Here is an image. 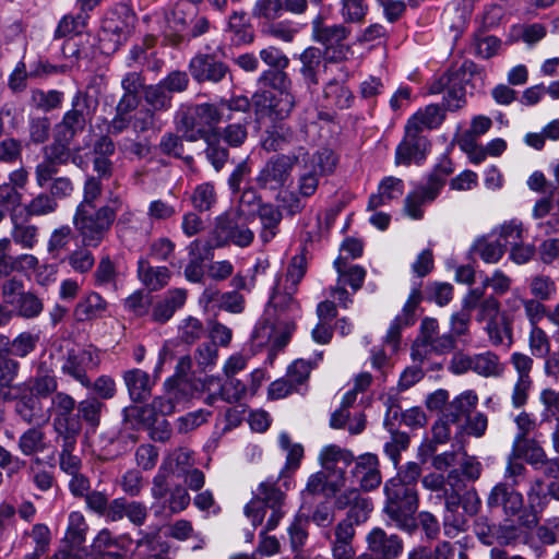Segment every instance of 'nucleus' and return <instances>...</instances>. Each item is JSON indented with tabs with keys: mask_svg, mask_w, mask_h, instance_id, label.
I'll use <instances>...</instances> for the list:
<instances>
[{
	"mask_svg": "<svg viewBox=\"0 0 559 559\" xmlns=\"http://www.w3.org/2000/svg\"><path fill=\"white\" fill-rule=\"evenodd\" d=\"M385 503L383 512L394 525L413 534L417 530L416 512L419 507V498L416 489L403 487L395 483L384 485Z\"/></svg>",
	"mask_w": 559,
	"mask_h": 559,
	"instance_id": "obj_1",
	"label": "nucleus"
},
{
	"mask_svg": "<svg viewBox=\"0 0 559 559\" xmlns=\"http://www.w3.org/2000/svg\"><path fill=\"white\" fill-rule=\"evenodd\" d=\"M286 495L275 483L262 481L245 507V514L254 526L266 519L265 531L274 530L284 515Z\"/></svg>",
	"mask_w": 559,
	"mask_h": 559,
	"instance_id": "obj_2",
	"label": "nucleus"
},
{
	"mask_svg": "<svg viewBox=\"0 0 559 559\" xmlns=\"http://www.w3.org/2000/svg\"><path fill=\"white\" fill-rule=\"evenodd\" d=\"M225 117L224 110L217 105L204 103L188 107L182 111L177 130L188 142L203 140L215 133V126Z\"/></svg>",
	"mask_w": 559,
	"mask_h": 559,
	"instance_id": "obj_3",
	"label": "nucleus"
},
{
	"mask_svg": "<svg viewBox=\"0 0 559 559\" xmlns=\"http://www.w3.org/2000/svg\"><path fill=\"white\" fill-rule=\"evenodd\" d=\"M300 174L298 191L302 197H311L318 189L320 177L332 174L337 165V157L330 148L323 147L310 155L302 146L298 147Z\"/></svg>",
	"mask_w": 559,
	"mask_h": 559,
	"instance_id": "obj_4",
	"label": "nucleus"
},
{
	"mask_svg": "<svg viewBox=\"0 0 559 559\" xmlns=\"http://www.w3.org/2000/svg\"><path fill=\"white\" fill-rule=\"evenodd\" d=\"M478 73L477 66L469 60H465L460 67H452L447 74L435 82L431 93L445 92L444 105L449 110H457L466 103L468 88H473L471 80Z\"/></svg>",
	"mask_w": 559,
	"mask_h": 559,
	"instance_id": "obj_5",
	"label": "nucleus"
},
{
	"mask_svg": "<svg viewBox=\"0 0 559 559\" xmlns=\"http://www.w3.org/2000/svg\"><path fill=\"white\" fill-rule=\"evenodd\" d=\"M117 216V210L102 205L92 211H75L73 225L81 236L84 247H98L110 230Z\"/></svg>",
	"mask_w": 559,
	"mask_h": 559,
	"instance_id": "obj_6",
	"label": "nucleus"
},
{
	"mask_svg": "<svg viewBox=\"0 0 559 559\" xmlns=\"http://www.w3.org/2000/svg\"><path fill=\"white\" fill-rule=\"evenodd\" d=\"M254 238L253 231L247 226L241 211H227L215 219L212 238L205 249L224 247L233 243L238 247H248Z\"/></svg>",
	"mask_w": 559,
	"mask_h": 559,
	"instance_id": "obj_7",
	"label": "nucleus"
},
{
	"mask_svg": "<svg viewBox=\"0 0 559 559\" xmlns=\"http://www.w3.org/2000/svg\"><path fill=\"white\" fill-rule=\"evenodd\" d=\"M98 102L85 91H76L71 99V108L67 110L61 120L55 124L53 130L75 139L84 132L93 120Z\"/></svg>",
	"mask_w": 559,
	"mask_h": 559,
	"instance_id": "obj_8",
	"label": "nucleus"
},
{
	"mask_svg": "<svg viewBox=\"0 0 559 559\" xmlns=\"http://www.w3.org/2000/svg\"><path fill=\"white\" fill-rule=\"evenodd\" d=\"M73 140L53 130L52 142L44 147V159L35 167V180L38 187H46L51 175H58V167L69 163Z\"/></svg>",
	"mask_w": 559,
	"mask_h": 559,
	"instance_id": "obj_9",
	"label": "nucleus"
},
{
	"mask_svg": "<svg viewBox=\"0 0 559 559\" xmlns=\"http://www.w3.org/2000/svg\"><path fill=\"white\" fill-rule=\"evenodd\" d=\"M438 497L444 498V508L450 515L444 518V530L449 534V527H453L457 531L463 530L465 519L459 515L460 508L463 509L464 514L474 516L478 513L480 508V498L475 488L466 489L463 492L459 488L451 485V489L444 490L443 495Z\"/></svg>",
	"mask_w": 559,
	"mask_h": 559,
	"instance_id": "obj_10",
	"label": "nucleus"
},
{
	"mask_svg": "<svg viewBox=\"0 0 559 559\" xmlns=\"http://www.w3.org/2000/svg\"><path fill=\"white\" fill-rule=\"evenodd\" d=\"M88 524L79 511L69 514L63 548L52 559H95L85 545Z\"/></svg>",
	"mask_w": 559,
	"mask_h": 559,
	"instance_id": "obj_11",
	"label": "nucleus"
},
{
	"mask_svg": "<svg viewBox=\"0 0 559 559\" xmlns=\"http://www.w3.org/2000/svg\"><path fill=\"white\" fill-rule=\"evenodd\" d=\"M349 29L341 24H325L321 20L313 21V36L324 46L328 61L340 62L347 58L349 46L345 44Z\"/></svg>",
	"mask_w": 559,
	"mask_h": 559,
	"instance_id": "obj_12",
	"label": "nucleus"
},
{
	"mask_svg": "<svg viewBox=\"0 0 559 559\" xmlns=\"http://www.w3.org/2000/svg\"><path fill=\"white\" fill-rule=\"evenodd\" d=\"M299 165L298 150L292 155L278 154L270 158L255 178L261 189L278 190L289 180L293 167Z\"/></svg>",
	"mask_w": 559,
	"mask_h": 559,
	"instance_id": "obj_13",
	"label": "nucleus"
},
{
	"mask_svg": "<svg viewBox=\"0 0 559 559\" xmlns=\"http://www.w3.org/2000/svg\"><path fill=\"white\" fill-rule=\"evenodd\" d=\"M540 516L524 511L518 515V522L512 519H506L496 524V544L499 548L515 547L520 544H526L530 537V531L537 526Z\"/></svg>",
	"mask_w": 559,
	"mask_h": 559,
	"instance_id": "obj_14",
	"label": "nucleus"
},
{
	"mask_svg": "<svg viewBox=\"0 0 559 559\" xmlns=\"http://www.w3.org/2000/svg\"><path fill=\"white\" fill-rule=\"evenodd\" d=\"M261 60L267 66L259 78V83L271 88H289L290 80L286 72L288 57L278 48L270 46L260 51Z\"/></svg>",
	"mask_w": 559,
	"mask_h": 559,
	"instance_id": "obj_15",
	"label": "nucleus"
},
{
	"mask_svg": "<svg viewBox=\"0 0 559 559\" xmlns=\"http://www.w3.org/2000/svg\"><path fill=\"white\" fill-rule=\"evenodd\" d=\"M320 464L324 472L334 477L330 480V491L335 493L345 486L346 468L354 462L353 453L336 444H331L322 449L320 456Z\"/></svg>",
	"mask_w": 559,
	"mask_h": 559,
	"instance_id": "obj_16",
	"label": "nucleus"
},
{
	"mask_svg": "<svg viewBox=\"0 0 559 559\" xmlns=\"http://www.w3.org/2000/svg\"><path fill=\"white\" fill-rule=\"evenodd\" d=\"M99 365V357L96 350L81 347H72L68 349L61 367L63 373L72 377L84 388L92 385L91 379L86 372L95 369Z\"/></svg>",
	"mask_w": 559,
	"mask_h": 559,
	"instance_id": "obj_17",
	"label": "nucleus"
},
{
	"mask_svg": "<svg viewBox=\"0 0 559 559\" xmlns=\"http://www.w3.org/2000/svg\"><path fill=\"white\" fill-rule=\"evenodd\" d=\"M191 76L200 84H217L231 79L229 67L213 53H199L189 63Z\"/></svg>",
	"mask_w": 559,
	"mask_h": 559,
	"instance_id": "obj_18",
	"label": "nucleus"
},
{
	"mask_svg": "<svg viewBox=\"0 0 559 559\" xmlns=\"http://www.w3.org/2000/svg\"><path fill=\"white\" fill-rule=\"evenodd\" d=\"M333 507L335 510H347L346 516L342 521L354 525L365 523L372 511L370 499L361 496L357 488H347L334 493Z\"/></svg>",
	"mask_w": 559,
	"mask_h": 559,
	"instance_id": "obj_19",
	"label": "nucleus"
},
{
	"mask_svg": "<svg viewBox=\"0 0 559 559\" xmlns=\"http://www.w3.org/2000/svg\"><path fill=\"white\" fill-rule=\"evenodd\" d=\"M296 293H290V289L284 287V290H280L277 287L274 288V292L270 298L267 314L271 317L272 311L277 316L275 320V324L285 325V333L281 336H277L274 341V346L276 348H283L289 338L290 332L295 329L294 322H286L281 319V316L289 313L299 308L298 301L294 298Z\"/></svg>",
	"mask_w": 559,
	"mask_h": 559,
	"instance_id": "obj_20",
	"label": "nucleus"
},
{
	"mask_svg": "<svg viewBox=\"0 0 559 559\" xmlns=\"http://www.w3.org/2000/svg\"><path fill=\"white\" fill-rule=\"evenodd\" d=\"M486 502L489 509H501L503 514L508 518L521 515L525 511L522 493L507 483H498L495 485Z\"/></svg>",
	"mask_w": 559,
	"mask_h": 559,
	"instance_id": "obj_21",
	"label": "nucleus"
},
{
	"mask_svg": "<svg viewBox=\"0 0 559 559\" xmlns=\"http://www.w3.org/2000/svg\"><path fill=\"white\" fill-rule=\"evenodd\" d=\"M300 72L308 84L318 85L321 80L328 78L331 73V62L324 57V52L317 47H309L300 55Z\"/></svg>",
	"mask_w": 559,
	"mask_h": 559,
	"instance_id": "obj_22",
	"label": "nucleus"
},
{
	"mask_svg": "<svg viewBox=\"0 0 559 559\" xmlns=\"http://www.w3.org/2000/svg\"><path fill=\"white\" fill-rule=\"evenodd\" d=\"M356 525L346 521H340L328 534L331 546L332 559H357L354 547Z\"/></svg>",
	"mask_w": 559,
	"mask_h": 559,
	"instance_id": "obj_23",
	"label": "nucleus"
},
{
	"mask_svg": "<svg viewBox=\"0 0 559 559\" xmlns=\"http://www.w3.org/2000/svg\"><path fill=\"white\" fill-rule=\"evenodd\" d=\"M421 301V292L418 288L413 289L406 304L403 307V311L392 322L386 336L385 344L392 346L393 350H396L401 341V330L405 326H409L415 322V311Z\"/></svg>",
	"mask_w": 559,
	"mask_h": 559,
	"instance_id": "obj_24",
	"label": "nucleus"
},
{
	"mask_svg": "<svg viewBox=\"0 0 559 559\" xmlns=\"http://www.w3.org/2000/svg\"><path fill=\"white\" fill-rule=\"evenodd\" d=\"M352 475L358 479L364 491H371L378 488L381 485L382 476L377 455L366 453L358 456L352 469Z\"/></svg>",
	"mask_w": 559,
	"mask_h": 559,
	"instance_id": "obj_25",
	"label": "nucleus"
},
{
	"mask_svg": "<svg viewBox=\"0 0 559 559\" xmlns=\"http://www.w3.org/2000/svg\"><path fill=\"white\" fill-rule=\"evenodd\" d=\"M124 518L134 526L141 527L148 518V509L140 501H129L126 498L112 499L109 522H119Z\"/></svg>",
	"mask_w": 559,
	"mask_h": 559,
	"instance_id": "obj_26",
	"label": "nucleus"
},
{
	"mask_svg": "<svg viewBox=\"0 0 559 559\" xmlns=\"http://www.w3.org/2000/svg\"><path fill=\"white\" fill-rule=\"evenodd\" d=\"M15 413L26 424H45L51 417V409L44 405V401L31 393L22 394L15 403Z\"/></svg>",
	"mask_w": 559,
	"mask_h": 559,
	"instance_id": "obj_27",
	"label": "nucleus"
},
{
	"mask_svg": "<svg viewBox=\"0 0 559 559\" xmlns=\"http://www.w3.org/2000/svg\"><path fill=\"white\" fill-rule=\"evenodd\" d=\"M298 143V134L284 123L275 124L265 130L261 142L262 147L267 152L286 151L295 147L297 151L300 146Z\"/></svg>",
	"mask_w": 559,
	"mask_h": 559,
	"instance_id": "obj_28",
	"label": "nucleus"
},
{
	"mask_svg": "<svg viewBox=\"0 0 559 559\" xmlns=\"http://www.w3.org/2000/svg\"><path fill=\"white\" fill-rule=\"evenodd\" d=\"M418 133L406 126V136L396 150V164L408 165L412 162L417 163L425 158L429 143L426 138L419 136Z\"/></svg>",
	"mask_w": 559,
	"mask_h": 559,
	"instance_id": "obj_29",
	"label": "nucleus"
},
{
	"mask_svg": "<svg viewBox=\"0 0 559 559\" xmlns=\"http://www.w3.org/2000/svg\"><path fill=\"white\" fill-rule=\"evenodd\" d=\"M278 93L275 95L271 92H264L261 95H254L259 98L258 104H263L270 114L277 119L287 118L295 107V96L288 91L289 88H275Z\"/></svg>",
	"mask_w": 559,
	"mask_h": 559,
	"instance_id": "obj_30",
	"label": "nucleus"
},
{
	"mask_svg": "<svg viewBox=\"0 0 559 559\" xmlns=\"http://www.w3.org/2000/svg\"><path fill=\"white\" fill-rule=\"evenodd\" d=\"M122 379L133 402H144L152 395L154 381L147 372L134 368L124 371Z\"/></svg>",
	"mask_w": 559,
	"mask_h": 559,
	"instance_id": "obj_31",
	"label": "nucleus"
},
{
	"mask_svg": "<svg viewBox=\"0 0 559 559\" xmlns=\"http://www.w3.org/2000/svg\"><path fill=\"white\" fill-rule=\"evenodd\" d=\"M187 300V292L181 288L169 290L153 308L152 319L157 323L167 322Z\"/></svg>",
	"mask_w": 559,
	"mask_h": 559,
	"instance_id": "obj_32",
	"label": "nucleus"
},
{
	"mask_svg": "<svg viewBox=\"0 0 559 559\" xmlns=\"http://www.w3.org/2000/svg\"><path fill=\"white\" fill-rule=\"evenodd\" d=\"M144 107L159 117L173 108V95H169L158 83L148 84L142 94Z\"/></svg>",
	"mask_w": 559,
	"mask_h": 559,
	"instance_id": "obj_33",
	"label": "nucleus"
},
{
	"mask_svg": "<svg viewBox=\"0 0 559 559\" xmlns=\"http://www.w3.org/2000/svg\"><path fill=\"white\" fill-rule=\"evenodd\" d=\"M485 330L493 346L510 347L513 344L512 323L507 313L502 312L499 318L487 322Z\"/></svg>",
	"mask_w": 559,
	"mask_h": 559,
	"instance_id": "obj_34",
	"label": "nucleus"
},
{
	"mask_svg": "<svg viewBox=\"0 0 559 559\" xmlns=\"http://www.w3.org/2000/svg\"><path fill=\"white\" fill-rule=\"evenodd\" d=\"M257 214L262 224L261 238L264 242L272 240L283 216L280 209L271 203L258 204Z\"/></svg>",
	"mask_w": 559,
	"mask_h": 559,
	"instance_id": "obj_35",
	"label": "nucleus"
},
{
	"mask_svg": "<svg viewBox=\"0 0 559 559\" xmlns=\"http://www.w3.org/2000/svg\"><path fill=\"white\" fill-rule=\"evenodd\" d=\"M64 94L57 90L44 91L33 88L29 92L28 104L31 107L43 112H49L59 109L63 103Z\"/></svg>",
	"mask_w": 559,
	"mask_h": 559,
	"instance_id": "obj_36",
	"label": "nucleus"
},
{
	"mask_svg": "<svg viewBox=\"0 0 559 559\" xmlns=\"http://www.w3.org/2000/svg\"><path fill=\"white\" fill-rule=\"evenodd\" d=\"M138 273L141 281L151 290H156L165 286L169 280V271L165 266L153 267L150 263L141 259L138 263Z\"/></svg>",
	"mask_w": 559,
	"mask_h": 559,
	"instance_id": "obj_37",
	"label": "nucleus"
},
{
	"mask_svg": "<svg viewBox=\"0 0 559 559\" xmlns=\"http://www.w3.org/2000/svg\"><path fill=\"white\" fill-rule=\"evenodd\" d=\"M227 31L237 44H250L254 39L252 25L246 12H234L228 20Z\"/></svg>",
	"mask_w": 559,
	"mask_h": 559,
	"instance_id": "obj_38",
	"label": "nucleus"
},
{
	"mask_svg": "<svg viewBox=\"0 0 559 559\" xmlns=\"http://www.w3.org/2000/svg\"><path fill=\"white\" fill-rule=\"evenodd\" d=\"M471 251L486 263H497L506 252V245L499 239L489 240L487 237H480L474 242Z\"/></svg>",
	"mask_w": 559,
	"mask_h": 559,
	"instance_id": "obj_39",
	"label": "nucleus"
},
{
	"mask_svg": "<svg viewBox=\"0 0 559 559\" xmlns=\"http://www.w3.org/2000/svg\"><path fill=\"white\" fill-rule=\"evenodd\" d=\"M473 371L483 377H500L504 366L500 358L491 352L474 355Z\"/></svg>",
	"mask_w": 559,
	"mask_h": 559,
	"instance_id": "obj_40",
	"label": "nucleus"
},
{
	"mask_svg": "<svg viewBox=\"0 0 559 559\" xmlns=\"http://www.w3.org/2000/svg\"><path fill=\"white\" fill-rule=\"evenodd\" d=\"M514 448L519 456H522L527 463L536 465L546 462V453L540 444L526 437H516Z\"/></svg>",
	"mask_w": 559,
	"mask_h": 559,
	"instance_id": "obj_41",
	"label": "nucleus"
},
{
	"mask_svg": "<svg viewBox=\"0 0 559 559\" xmlns=\"http://www.w3.org/2000/svg\"><path fill=\"white\" fill-rule=\"evenodd\" d=\"M444 119V114L441 108L437 105H429L421 112H417L412 119H409L407 126L409 129H414L416 132H420L424 128H436Z\"/></svg>",
	"mask_w": 559,
	"mask_h": 559,
	"instance_id": "obj_42",
	"label": "nucleus"
},
{
	"mask_svg": "<svg viewBox=\"0 0 559 559\" xmlns=\"http://www.w3.org/2000/svg\"><path fill=\"white\" fill-rule=\"evenodd\" d=\"M159 414L155 411L154 406H129L123 409V418L126 423L132 426L142 425L150 428L159 418Z\"/></svg>",
	"mask_w": 559,
	"mask_h": 559,
	"instance_id": "obj_43",
	"label": "nucleus"
},
{
	"mask_svg": "<svg viewBox=\"0 0 559 559\" xmlns=\"http://www.w3.org/2000/svg\"><path fill=\"white\" fill-rule=\"evenodd\" d=\"M439 330V323L433 318H425L421 321L420 324V334L419 336L414 341L412 345V358L415 361L423 362L426 360V352L424 349L423 341L425 340H431L432 334L438 332Z\"/></svg>",
	"mask_w": 559,
	"mask_h": 559,
	"instance_id": "obj_44",
	"label": "nucleus"
},
{
	"mask_svg": "<svg viewBox=\"0 0 559 559\" xmlns=\"http://www.w3.org/2000/svg\"><path fill=\"white\" fill-rule=\"evenodd\" d=\"M195 9L192 5L177 4L167 17L168 25L176 33H182L180 38L186 37L193 19Z\"/></svg>",
	"mask_w": 559,
	"mask_h": 559,
	"instance_id": "obj_45",
	"label": "nucleus"
},
{
	"mask_svg": "<svg viewBox=\"0 0 559 559\" xmlns=\"http://www.w3.org/2000/svg\"><path fill=\"white\" fill-rule=\"evenodd\" d=\"M183 140L182 133L178 135L173 132H167L160 138L158 150L167 156L181 158L186 164H191L193 162V157L189 155L183 156Z\"/></svg>",
	"mask_w": 559,
	"mask_h": 559,
	"instance_id": "obj_46",
	"label": "nucleus"
},
{
	"mask_svg": "<svg viewBox=\"0 0 559 559\" xmlns=\"http://www.w3.org/2000/svg\"><path fill=\"white\" fill-rule=\"evenodd\" d=\"M106 309V301L97 293H91L75 308V316L79 321L91 320L99 316Z\"/></svg>",
	"mask_w": 559,
	"mask_h": 559,
	"instance_id": "obj_47",
	"label": "nucleus"
},
{
	"mask_svg": "<svg viewBox=\"0 0 559 559\" xmlns=\"http://www.w3.org/2000/svg\"><path fill=\"white\" fill-rule=\"evenodd\" d=\"M58 389V381L55 376L37 374L29 380L28 393L44 401L51 399Z\"/></svg>",
	"mask_w": 559,
	"mask_h": 559,
	"instance_id": "obj_48",
	"label": "nucleus"
},
{
	"mask_svg": "<svg viewBox=\"0 0 559 559\" xmlns=\"http://www.w3.org/2000/svg\"><path fill=\"white\" fill-rule=\"evenodd\" d=\"M100 180L94 176L86 178L83 187V200L79 203L75 211H92L98 209V200L102 195Z\"/></svg>",
	"mask_w": 559,
	"mask_h": 559,
	"instance_id": "obj_49",
	"label": "nucleus"
},
{
	"mask_svg": "<svg viewBox=\"0 0 559 559\" xmlns=\"http://www.w3.org/2000/svg\"><path fill=\"white\" fill-rule=\"evenodd\" d=\"M45 435L38 428L27 429L19 439V449L24 455H33L43 452L46 448Z\"/></svg>",
	"mask_w": 559,
	"mask_h": 559,
	"instance_id": "obj_50",
	"label": "nucleus"
},
{
	"mask_svg": "<svg viewBox=\"0 0 559 559\" xmlns=\"http://www.w3.org/2000/svg\"><path fill=\"white\" fill-rule=\"evenodd\" d=\"M203 140L206 143V158L217 171L221 170L227 162L229 153L222 145L218 132Z\"/></svg>",
	"mask_w": 559,
	"mask_h": 559,
	"instance_id": "obj_51",
	"label": "nucleus"
},
{
	"mask_svg": "<svg viewBox=\"0 0 559 559\" xmlns=\"http://www.w3.org/2000/svg\"><path fill=\"white\" fill-rule=\"evenodd\" d=\"M200 241L194 240L189 246L190 260L185 269V276L189 282L200 283L204 277V258L198 253Z\"/></svg>",
	"mask_w": 559,
	"mask_h": 559,
	"instance_id": "obj_52",
	"label": "nucleus"
},
{
	"mask_svg": "<svg viewBox=\"0 0 559 559\" xmlns=\"http://www.w3.org/2000/svg\"><path fill=\"white\" fill-rule=\"evenodd\" d=\"M79 415L86 421L91 427H97L100 421L102 411L104 403L96 396H90L76 405Z\"/></svg>",
	"mask_w": 559,
	"mask_h": 559,
	"instance_id": "obj_53",
	"label": "nucleus"
},
{
	"mask_svg": "<svg viewBox=\"0 0 559 559\" xmlns=\"http://www.w3.org/2000/svg\"><path fill=\"white\" fill-rule=\"evenodd\" d=\"M284 12V0H257L252 9L254 17L263 19L269 23L281 19Z\"/></svg>",
	"mask_w": 559,
	"mask_h": 559,
	"instance_id": "obj_54",
	"label": "nucleus"
},
{
	"mask_svg": "<svg viewBox=\"0 0 559 559\" xmlns=\"http://www.w3.org/2000/svg\"><path fill=\"white\" fill-rule=\"evenodd\" d=\"M13 306L17 314L26 319L38 317L44 309L43 301L32 292L21 295Z\"/></svg>",
	"mask_w": 559,
	"mask_h": 559,
	"instance_id": "obj_55",
	"label": "nucleus"
},
{
	"mask_svg": "<svg viewBox=\"0 0 559 559\" xmlns=\"http://www.w3.org/2000/svg\"><path fill=\"white\" fill-rule=\"evenodd\" d=\"M453 173L450 160H442L430 174L426 186L429 187L428 198L436 199L439 191L445 183V179Z\"/></svg>",
	"mask_w": 559,
	"mask_h": 559,
	"instance_id": "obj_56",
	"label": "nucleus"
},
{
	"mask_svg": "<svg viewBox=\"0 0 559 559\" xmlns=\"http://www.w3.org/2000/svg\"><path fill=\"white\" fill-rule=\"evenodd\" d=\"M429 187L423 186L417 188L414 192L408 194L405 199V211L408 216L415 219L423 217L421 205L426 202L433 201L435 199L428 198Z\"/></svg>",
	"mask_w": 559,
	"mask_h": 559,
	"instance_id": "obj_57",
	"label": "nucleus"
},
{
	"mask_svg": "<svg viewBox=\"0 0 559 559\" xmlns=\"http://www.w3.org/2000/svg\"><path fill=\"white\" fill-rule=\"evenodd\" d=\"M194 209L200 212L210 211L216 202V192L212 183L199 185L191 197Z\"/></svg>",
	"mask_w": 559,
	"mask_h": 559,
	"instance_id": "obj_58",
	"label": "nucleus"
},
{
	"mask_svg": "<svg viewBox=\"0 0 559 559\" xmlns=\"http://www.w3.org/2000/svg\"><path fill=\"white\" fill-rule=\"evenodd\" d=\"M328 83L324 87V96L332 99V103L338 108H347L353 98L352 92L338 84L336 80H331L330 75L325 78Z\"/></svg>",
	"mask_w": 559,
	"mask_h": 559,
	"instance_id": "obj_59",
	"label": "nucleus"
},
{
	"mask_svg": "<svg viewBox=\"0 0 559 559\" xmlns=\"http://www.w3.org/2000/svg\"><path fill=\"white\" fill-rule=\"evenodd\" d=\"M536 537L544 546H552L559 543V516H550L542 524H537Z\"/></svg>",
	"mask_w": 559,
	"mask_h": 559,
	"instance_id": "obj_60",
	"label": "nucleus"
},
{
	"mask_svg": "<svg viewBox=\"0 0 559 559\" xmlns=\"http://www.w3.org/2000/svg\"><path fill=\"white\" fill-rule=\"evenodd\" d=\"M76 407L75 400L66 392H56L51 396L50 406L51 414L55 413V418H70Z\"/></svg>",
	"mask_w": 559,
	"mask_h": 559,
	"instance_id": "obj_61",
	"label": "nucleus"
},
{
	"mask_svg": "<svg viewBox=\"0 0 559 559\" xmlns=\"http://www.w3.org/2000/svg\"><path fill=\"white\" fill-rule=\"evenodd\" d=\"M21 369V364L11 357L0 358V390H11L15 386Z\"/></svg>",
	"mask_w": 559,
	"mask_h": 559,
	"instance_id": "obj_62",
	"label": "nucleus"
},
{
	"mask_svg": "<svg viewBox=\"0 0 559 559\" xmlns=\"http://www.w3.org/2000/svg\"><path fill=\"white\" fill-rule=\"evenodd\" d=\"M58 207L57 201L49 193L37 194L26 205L25 211L31 216L47 215L55 212Z\"/></svg>",
	"mask_w": 559,
	"mask_h": 559,
	"instance_id": "obj_63",
	"label": "nucleus"
},
{
	"mask_svg": "<svg viewBox=\"0 0 559 559\" xmlns=\"http://www.w3.org/2000/svg\"><path fill=\"white\" fill-rule=\"evenodd\" d=\"M162 123V117L142 106V108L132 117V128L136 133H144L156 129Z\"/></svg>",
	"mask_w": 559,
	"mask_h": 559,
	"instance_id": "obj_64",
	"label": "nucleus"
}]
</instances>
